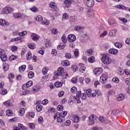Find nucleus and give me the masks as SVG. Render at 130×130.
<instances>
[{
	"instance_id": "nucleus-1",
	"label": "nucleus",
	"mask_w": 130,
	"mask_h": 130,
	"mask_svg": "<svg viewBox=\"0 0 130 130\" xmlns=\"http://www.w3.org/2000/svg\"><path fill=\"white\" fill-rule=\"evenodd\" d=\"M75 98L77 103H81L80 99H82V100H85V99H87V95L86 93H81V91H78Z\"/></svg>"
},
{
	"instance_id": "nucleus-2",
	"label": "nucleus",
	"mask_w": 130,
	"mask_h": 130,
	"mask_svg": "<svg viewBox=\"0 0 130 130\" xmlns=\"http://www.w3.org/2000/svg\"><path fill=\"white\" fill-rule=\"evenodd\" d=\"M101 60L104 64H110V63L112 62L111 58H110V57H109V56H108L106 53L103 54V56L101 58Z\"/></svg>"
},
{
	"instance_id": "nucleus-3",
	"label": "nucleus",
	"mask_w": 130,
	"mask_h": 130,
	"mask_svg": "<svg viewBox=\"0 0 130 130\" xmlns=\"http://www.w3.org/2000/svg\"><path fill=\"white\" fill-rule=\"evenodd\" d=\"M97 119V116L94 114L90 115L88 117V124L89 125H93L95 123V120Z\"/></svg>"
},
{
	"instance_id": "nucleus-4",
	"label": "nucleus",
	"mask_w": 130,
	"mask_h": 130,
	"mask_svg": "<svg viewBox=\"0 0 130 130\" xmlns=\"http://www.w3.org/2000/svg\"><path fill=\"white\" fill-rule=\"evenodd\" d=\"M54 119H57V122L59 123H62L63 122L62 118H63L62 117H61L60 116V113H56L54 115Z\"/></svg>"
},
{
	"instance_id": "nucleus-5",
	"label": "nucleus",
	"mask_w": 130,
	"mask_h": 130,
	"mask_svg": "<svg viewBox=\"0 0 130 130\" xmlns=\"http://www.w3.org/2000/svg\"><path fill=\"white\" fill-rule=\"evenodd\" d=\"M3 12H2L3 14L9 15L10 13H12L13 11V8L9 7H6L4 8L3 10Z\"/></svg>"
},
{
	"instance_id": "nucleus-6",
	"label": "nucleus",
	"mask_w": 130,
	"mask_h": 130,
	"mask_svg": "<svg viewBox=\"0 0 130 130\" xmlns=\"http://www.w3.org/2000/svg\"><path fill=\"white\" fill-rule=\"evenodd\" d=\"M100 81L101 83L103 84H105L107 82V75L105 74H103L100 77Z\"/></svg>"
},
{
	"instance_id": "nucleus-7",
	"label": "nucleus",
	"mask_w": 130,
	"mask_h": 130,
	"mask_svg": "<svg viewBox=\"0 0 130 130\" xmlns=\"http://www.w3.org/2000/svg\"><path fill=\"white\" fill-rule=\"evenodd\" d=\"M84 3L87 7H91L94 6V0H84Z\"/></svg>"
},
{
	"instance_id": "nucleus-8",
	"label": "nucleus",
	"mask_w": 130,
	"mask_h": 130,
	"mask_svg": "<svg viewBox=\"0 0 130 130\" xmlns=\"http://www.w3.org/2000/svg\"><path fill=\"white\" fill-rule=\"evenodd\" d=\"M103 69L101 68H97L93 70V73L94 75H95L96 76H99L100 74L103 73Z\"/></svg>"
},
{
	"instance_id": "nucleus-9",
	"label": "nucleus",
	"mask_w": 130,
	"mask_h": 130,
	"mask_svg": "<svg viewBox=\"0 0 130 130\" xmlns=\"http://www.w3.org/2000/svg\"><path fill=\"white\" fill-rule=\"evenodd\" d=\"M63 72H64V69H63V67H59V68H58L57 72L56 74H55L54 76L55 77H58V76H61Z\"/></svg>"
},
{
	"instance_id": "nucleus-10",
	"label": "nucleus",
	"mask_w": 130,
	"mask_h": 130,
	"mask_svg": "<svg viewBox=\"0 0 130 130\" xmlns=\"http://www.w3.org/2000/svg\"><path fill=\"white\" fill-rule=\"evenodd\" d=\"M10 25V23L6 21L5 19H0V26L2 27H8Z\"/></svg>"
},
{
	"instance_id": "nucleus-11",
	"label": "nucleus",
	"mask_w": 130,
	"mask_h": 130,
	"mask_svg": "<svg viewBox=\"0 0 130 130\" xmlns=\"http://www.w3.org/2000/svg\"><path fill=\"white\" fill-rule=\"evenodd\" d=\"M50 8L54 10L55 12H58L59 11V9L57 8V5L55 3L51 2L50 3Z\"/></svg>"
},
{
	"instance_id": "nucleus-12",
	"label": "nucleus",
	"mask_w": 130,
	"mask_h": 130,
	"mask_svg": "<svg viewBox=\"0 0 130 130\" xmlns=\"http://www.w3.org/2000/svg\"><path fill=\"white\" fill-rule=\"evenodd\" d=\"M33 85V82L32 81H28L26 84H24L22 85V89H27V88H29V87H31Z\"/></svg>"
},
{
	"instance_id": "nucleus-13",
	"label": "nucleus",
	"mask_w": 130,
	"mask_h": 130,
	"mask_svg": "<svg viewBox=\"0 0 130 130\" xmlns=\"http://www.w3.org/2000/svg\"><path fill=\"white\" fill-rule=\"evenodd\" d=\"M3 104L5 106L7 107L8 108H10V107H12V106H13V103L11 102L10 100L4 102L3 103Z\"/></svg>"
},
{
	"instance_id": "nucleus-14",
	"label": "nucleus",
	"mask_w": 130,
	"mask_h": 130,
	"mask_svg": "<svg viewBox=\"0 0 130 130\" xmlns=\"http://www.w3.org/2000/svg\"><path fill=\"white\" fill-rule=\"evenodd\" d=\"M68 41L69 42H74L76 41V36L74 35H69L68 36Z\"/></svg>"
},
{
	"instance_id": "nucleus-15",
	"label": "nucleus",
	"mask_w": 130,
	"mask_h": 130,
	"mask_svg": "<svg viewBox=\"0 0 130 130\" xmlns=\"http://www.w3.org/2000/svg\"><path fill=\"white\" fill-rule=\"evenodd\" d=\"M115 8H116V9H119L120 10H124L125 11H126V10L128 9V7L124 6L122 4L117 5L115 7Z\"/></svg>"
},
{
	"instance_id": "nucleus-16",
	"label": "nucleus",
	"mask_w": 130,
	"mask_h": 130,
	"mask_svg": "<svg viewBox=\"0 0 130 130\" xmlns=\"http://www.w3.org/2000/svg\"><path fill=\"white\" fill-rule=\"evenodd\" d=\"M64 5L67 7V8H69L70 7L69 5H72L73 3H74V1L73 0H65L64 2Z\"/></svg>"
},
{
	"instance_id": "nucleus-17",
	"label": "nucleus",
	"mask_w": 130,
	"mask_h": 130,
	"mask_svg": "<svg viewBox=\"0 0 130 130\" xmlns=\"http://www.w3.org/2000/svg\"><path fill=\"white\" fill-rule=\"evenodd\" d=\"M10 68V65L9 64V61H6L5 63H3V69L5 72H7Z\"/></svg>"
},
{
	"instance_id": "nucleus-18",
	"label": "nucleus",
	"mask_w": 130,
	"mask_h": 130,
	"mask_svg": "<svg viewBox=\"0 0 130 130\" xmlns=\"http://www.w3.org/2000/svg\"><path fill=\"white\" fill-rule=\"evenodd\" d=\"M116 32H117V30L116 29H113L110 31L109 33V36L110 37H114V36H115L116 35Z\"/></svg>"
},
{
	"instance_id": "nucleus-19",
	"label": "nucleus",
	"mask_w": 130,
	"mask_h": 130,
	"mask_svg": "<svg viewBox=\"0 0 130 130\" xmlns=\"http://www.w3.org/2000/svg\"><path fill=\"white\" fill-rule=\"evenodd\" d=\"M31 38L34 41H37V40H39L40 37L38 35L32 34Z\"/></svg>"
},
{
	"instance_id": "nucleus-20",
	"label": "nucleus",
	"mask_w": 130,
	"mask_h": 130,
	"mask_svg": "<svg viewBox=\"0 0 130 130\" xmlns=\"http://www.w3.org/2000/svg\"><path fill=\"white\" fill-rule=\"evenodd\" d=\"M109 52L111 53V54H117V53H118V50L116 49L112 48L109 50Z\"/></svg>"
},
{
	"instance_id": "nucleus-21",
	"label": "nucleus",
	"mask_w": 130,
	"mask_h": 130,
	"mask_svg": "<svg viewBox=\"0 0 130 130\" xmlns=\"http://www.w3.org/2000/svg\"><path fill=\"white\" fill-rule=\"evenodd\" d=\"M13 17L15 19H20V18H22V14L20 13H13Z\"/></svg>"
},
{
	"instance_id": "nucleus-22",
	"label": "nucleus",
	"mask_w": 130,
	"mask_h": 130,
	"mask_svg": "<svg viewBox=\"0 0 130 130\" xmlns=\"http://www.w3.org/2000/svg\"><path fill=\"white\" fill-rule=\"evenodd\" d=\"M74 29H75V30H76V31H79V32H81V31H83V30H84V27L79 26V25L75 26L74 27Z\"/></svg>"
},
{
	"instance_id": "nucleus-23",
	"label": "nucleus",
	"mask_w": 130,
	"mask_h": 130,
	"mask_svg": "<svg viewBox=\"0 0 130 130\" xmlns=\"http://www.w3.org/2000/svg\"><path fill=\"white\" fill-rule=\"evenodd\" d=\"M35 19L38 22H41V21H43V17L41 15H38L35 16Z\"/></svg>"
},
{
	"instance_id": "nucleus-24",
	"label": "nucleus",
	"mask_w": 130,
	"mask_h": 130,
	"mask_svg": "<svg viewBox=\"0 0 130 130\" xmlns=\"http://www.w3.org/2000/svg\"><path fill=\"white\" fill-rule=\"evenodd\" d=\"M70 61L68 60L61 62V66H62V67H68V66H70Z\"/></svg>"
},
{
	"instance_id": "nucleus-25",
	"label": "nucleus",
	"mask_w": 130,
	"mask_h": 130,
	"mask_svg": "<svg viewBox=\"0 0 130 130\" xmlns=\"http://www.w3.org/2000/svg\"><path fill=\"white\" fill-rule=\"evenodd\" d=\"M26 57L27 60H30L32 58V53L28 51L26 54Z\"/></svg>"
},
{
	"instance_id": "nucleus-26",
	"label": "nucleus",
	"mask_w": 130,
	"mask_h": 130,
	"mask_svg": "<svg viewBox=\"0 0 130 130\" xmlns=\"http://www.w3.org/2000/svg\"><path fill=\"white\" fill-rule=\"evenodd\" d=\"M123 99H124V94L122 93L119 94L117 98V101H121V100H123Z\"/></svg>"
},
{
	"instance_id": "nucleus-27",
	"label": "nucleus",
	"mask_w": 130,
	"mask_h": 130,
	"mask_svg": "<svg viewBox=\"0 0 130 130\" xmlns=\"http://www.w3.org/2000/svg\"><path fill=\"white\" fill-rule=\"evenodd\" d=\"M73 121L75 123L79 122V121H80V117H79V116H78L76 115H74V117H73Z\"/></svg>"
},
{
	"instance_id": "nucleus-28",
	"label": "nucleus",
	"mask_w": 130,
	"mask_h": 130,
	"mask_svg": "<svg viewBox=\"0 0 130 130\" xmlns=\"http://www.w3.org/2000/svg\"><path fill=\"white\" fill-rule=\"evenodd\" d=\"M42 109H43V106H42V105H41L40 104L37 105V107H36L37 111L40 112V111H41V110H42Z\"/></svg>"
},
{
	"instance_id": "nucleus-29",
	"label": "nucleus",
	"mask_w": 130,
	"mask_h": 130,
	"mask_svg": "<svg viewBox=\"0 0 130 130\" xmlns=\"http://www.w3.org/2000/svg\"><path fill=\"white\" fill-rule=\"evenodd\" d=\"M114 45L117 48H121L122 47V43L120 42H116L114 43Z\"/></svg>"
},
{
	"instance_id": "nucleus-30",
	"label": "nucleus",
	"mask_w": 130,
	"mask_h": 130,
	"mask_svg": "<svg viewBox=\"0 0 130 130\" xmlns=\"http://www.w3.org/2000/svg\"><path fill=\"white\" fill-rule=\"evenodd\" d=\"M26 69V65H22L19 68V71L20 73H23Z\"/></svg>"
},
{
	"instance_id": "nucleus-31",
	"label": "nucleus",
	"mask_w": 130,
	"mask_h": 130,
	"mask_svg": "<svg viewBox=\"0 0 130 130\" xmlns=\"http://www.w3.org/2000/svg\"><path fill=\"white\" fill-rule=\"evenodd\" d=\"M108 22L109 24L111 26V25H114V24H115V20H114L112 18H109L108 20Z\"/></svg>"
},
{
	"instance_id": "nucleus-32",
	"label": "nucleus",
	"mask_w": 130,
	"mask_h": 130,
	"mask_svg": "<svg viewBox=\"0 0 130 130\" xmlns=\"http://www.w3.org/2000/svg\"><path fill=\"white\" fill-rule=\"evenodd\" d=\"M66 47V45L63 43H60L57 47V49H63Z\"/></svg>"
},
{
	"instance_id": "nucleus-33",
	"label": "nucleus",
	"mask_w": 130,
	"mask_h": 130,
	"mask_svg": "<svg viewBox=\"0 0 130 130\" xmlns=\"http://www.w3.org/2000/svg\"><path fill=\"white\" fill-rule=\"evenodd\" d=\"M54 85L56 88H60V87L62 86V83H61L60 82L57 81L55 82Z\"/></svg>"
},
{
	"instance_id": "nucleus-34",
	"label": "nucleus",
	"mask_w": 130,
	"mask_h": 130,
	"mask_svg": "<svg viewBox=\"0 0 130 130\" xmlns=\"http://www.w3.org/2000/svg\"><path fill=\"white\" fill-rule=\"evenodd\" d=\"M108 34V32L107 30H105L102 34L100 35V38H104L106 35Z\"/></svg>"
},
{
	"instance_id": "nucleus-35",
	"label": "nucleus",
	"mask_w": 130,
	"mask_h": 130,
	"mask_svg": "<svg viewBox=\"0 0 130 130\" xmlns=\"http://www.w3.org/2000/svg\"><path fill=\"white\" fill-rule=\"evenodd\" d=\"M6 115L7 116H12V115H13V111L11 110H7L6 111Z\"/></svg>"
},
{
	"instance_id": "nucleus-36",
	"label": "nucleus",
	"mask_w": 130,
	"mask_h": 130,
	"mask_svg": "<svg viewBox=\"0 0 130 130\" xmlns=\"http://www.w3.org/2000/svg\"><path fill=\"white\" fill-rule=\"evenodd\" d=\"M17 58H18V56L12 55L9 57V60H11L12 61V60H15V59H17Z\"/></svg>"
},
{
	"instance_id": "nucleus-37",
	"label": "nucleus",
	"mask_w": 130,
	"mask_h": 130,
	"mask_svg": "<svg viewBox=\"0 0 130 130\" xmlns=\"http://www.w3.org/2000/svg\"><path fill=\"white\" fill-rule=\"evenodd\" d=\"M89 62L90 63H93L95 61V57L94 56L89 57L88 59Z\"/></svg>"
},
{
	"instance_id": "nucleus-38",
	"label": "nucleus",
	"mask_w": 130,
	"mask_h": 130,
	"mask_svg": "<svg viewBox=\"0 0 130 130\" xmlns=\"http://www.w3.org/2000/svg\"><path fill=\"white\" fill-rule=\"evenodd\" d=\"M28 77L29 79H33L34 78V72L30 71L28 74Z\"/></svg>"
},
{
	"instance_id": "nucleus-39",
	"label": "nucleus",
	"mask_w": 130,
	"mask_h": 130,
	"mask_svg": "<svg viewBox=\"0 0 130 130\" xmlns=\"http://www.w3.org/2000/svg\"><path fill=\"white\" fill-rule=\"evenodd\" d=\"M61 41L63 42V43H67L68 40H67V37L64 35H63L61 38Z\"/></svg>"
},
{
	"instance_id": "nucleus-40",
	"label": "nucleus",
	"mask_w": 130,
	"mask_h": 130,
	"mask_svg": "<svg viewBox=\"0 0 130 130\" xmlns=\"http://www.w3.org/2000/svg\"><path fill=\"white\" fill-rule=\"evenodd\" d=\"M65 57L67 59H71L72 58V54L70 53H65Z\"/></svg>"
},
{
	"instance_id": "nucleus-41",
	"label": "nucleus",
	"mask_w": 130,
	"mask_h": 130,
	"mask_svg": "<svg viewBox=\"0 0 130 130\" xmlns=\"http://www.w3.org/2000/svg\"><path fill=\"white\" fill-rule=\"evenodd\" d=\"M67 114H68V112L67 111H62L60 113V116L61 117H63V118H64V117H66Z\"/></svg>"
},
{
	"instance_id": "nucleus-42",
	"label": "nucleus",
	"mask_w": 130,
	"mask_h": 130,
	"mask_svg": "<svg viewBox=\"0 0 130 130\" xmlns=\"http://www.w3.org/2000/svg\"><path fill=\"white\" fill-rule=\"evenodd\" d=\"M24 113H25V109L21 108L19 110V115H20V116H23V115H24Z\"/></svg>"
},
{
	"instance_id": "nucleus-43",
	"label": "nucleus",
	"mask_w": 130,
	"mask_h": 130,
	"mask_svg": "<svg viewBox=\"0 0 130 130\" xmlns=\"http://www.w3.org/2000/svg\"><path fill=\"white\" fill-rule=\"evenodd\" d=\"M48 71V68L47 67H44L42 69V73L43 75H46L47 74V72Z\"/></svg>"
},
{
	"instance_id": "nucleus-44",
	"label": "nucleus",
	"mask_w": 130,
	"mask_h": 130,
	"mask_svg": "<svg viewBox=\"0 0 130 130\" xmlns=\"http://www.w3.org/2000/svg\"><path fill=\"white\" fill-rule=\"evenodd\" d=\"M30 10L34 13L38 12V8H37L36 6H34L32 8H30Z\"/></svg>"
},
{
	"instance_id": "nucleus-45",
	"label": "nucleus",
	"mask_w": 130,
	"mask_h": 130,
	"mask_svg": "<svg viewBox=\"0 0 130 130\" xmlns=\"http://www.w3.org/2000/svg\"><path fill=\"white\" fill-rule=\"evenodd\" d=\"M87 15L88 16H94V12H93V11H92L91 10H88L87 11Z\"/></svg>"
},
{
	"instance_id": "nucleus-46",
	"label": "nucleus",
	"mask_w": 130,
	"mask_h": 130,
	"mask_svg": "<svg viewBox=\"0 0 130 130\" xmlns=\"http://www.w3.org/2000/svg\"><path fill=\"white\" fill-rule=\"evenodd\" d=\"M49 21L47 19H44L42 22V24H43V25H49Z\"/></svg>"
},
{
	"instance_id": "nucleus-47",
	"label": "nucleus",
	"mask_w": 130,
	"mask_h": 130,
	"mask_svg": "<svg viewBox=\"0 0 130 130\" xmlns=\"http://www.w3.org/2000/svg\"><path fill=\"white\" fill-rule=\"evenodd\" d=\"M28 115L31 118H34V116H35V113L34 112H29Z\"/></svg>"
},
{
	"instance_id": "nucleus-48",
	"label": "nucleus",
	"mask_w": 130,
	"mask_h": 130,
	"mask_svg": "<svg viewBox=\"0 0 130 130\" xmlns=\"http://www.w3.org/2000/svg\"><path fill=\"white\" fill-rule=\"evenodd\" d=\"M0 58L1 59V60L2 61H7V56L5 55H2L0 56Z\"/></svg>"
},
{
	"instance_id": "nucleus-49",
	"label": "nucleus",
	"mask_w": 130,
	"mask_h": 130,
	"mask_svg": "<svg viewBox=\"0 0 130 130\" xmlns=\"http://www.w3.org/2000/svg\"><path fill=\"white\" fill-rule=\"evenodd\" d=\"M28 126L30 128H31V129H34L35 128V124L33 123H29Z\"/></svg>"
},
{
	"instance_id": "nucleus-50",
	"label": "nucleus",
	"mask_w": 130,
	"mask_h": 130,
	"mask_svg": "<svg viewBox=\"0 0 130 130\" xmlns=\"http://www.w3.org/2000/svg\"><path fill=\"white\" fill-rule=\"evenodd\" d=\"M99 120L101 122H104L105 121V117L103 116H101L99 117Z\"/></svg>"
},
{
	"instance_id": "nucleus-51",
	"label": "nucleus",
	"mask_w": 130,
	"mask_h": 130,
	"mask_svg": "<svg viewBox=\"0 0 130 130\" xmlns=\"http://www.w3.org/2000/svg\"><path fill=\"white\" fill-rule=\"evenodd\" d=\"M26 34H27V31H23L18 33V35L19 36H25V35H26Z\"/></svg>"
},
{
	"instance_id": "nucleus-52",
	"label": "nucleus",
	"mask_w": 130,
	"mask_h": 130,
	"mask_svg": "<svg viewBox=\"0 0 130 130\" xmlns=\"http://www.w3.org/2000/svg\"><path fill=\"white\" fill-rule=\"evenodd\" d=\"M92 93V90L90 89H87L86 90V94L88 97H91V93Z\"/></svg>"
},
{
	"instance_id": "nucleus-53",
	"label": "nucleus",
	"mask_w": 130,
	"mask_h": 130,
	"mask_svg": "<svg viewBox=\"0 0 130 130\" xmlns=\"http://www.w3.org/2000/svg\"><path fill=\"white\" fill-rule=\"evenodd\" d=\"M92 53H93V51L92 49L88 50L86 52V55H87L88 56L92 55Z\"/></svg>"
},
{
	"instance_id": "nucleus-54",
	"label": "nucleus",
	"mask_w": 130,
	"mask_h": 130,
	"mask_svg": "<svg viewBox=\"0 0 130 130\" xmlns=\"http://www.w3.org/2000/svg\"><path fill=\"white\" fill-rule=\"evenodd\" d=\"M71 69L73 72H77V71H78V67L76 65H73L72 66Z\"/></svg>"
},
{
	"instance_id": "nucleus-55",
	"label": "nucleus",
	"mask_w": 130,
	"mask_h": 130,
	"mask_svg": "<svg viewBox=\"0 0 130 130\" xmlns=\"http://www.w3.org/2000/svg\"><path fill=\"white\" fill-rule=\"evenodd\" d=\"M55 111V109H54V108H49L48 111V112L49 113H52V112H54Z\"/></svg>"
},
{
	"instance_id": "nucleus-56",
	"label": "nucleus",
	"mask_w": 130,
	"mask_h": 130,
	"mask_svg": "<svg viewBox=\"0 0 130 130\" xmlns=\"http://www.w3.org/2000/svg\"><path fill=\"white\" fill-rule=\"evenodd\" d=\"M70 21L71 22H76L77 21V17L75 16H72L71 17Z\"/></svg>"
},
{
	"instance_id": "nucleus-57",
	"label": "nucleus",
	"mask_w": 130,
	"mask_h": 130,
	"mask_svg": "<svg viewBox=\"0 0 130 130\" xmlns=\"http://www.w3.org/2000/svg\"><path fill=\"white\" fill-rule=\"evenodd\" d=\"M51 32L53 33V34L56 35L57 33H58V31H57V29L55 28H53L51 30Z\"/></svg>"
},
{
	"instance_id": "nucleus-58",
	"label": "nucleus",
	"mask_w": 130,
	"mask_h": 130,
	"mask_svg": "<svg viewBox=\"0 0 130 130\" xmlns=\"http://www.w3.org/2000/svg\"><path fill=\"white\" fill-rule=\"evenodd\" d=\"M32 89H33L34 92H37L38 90H39V89H40V86H35L32 88Z\"/></svg>"
},
{
	"instance_id": "nucleus-59",
	"label": "nucleus",
	"mask_w": 130,
	"mask_h": 130,
	"mask_svg": "<svg viewBox=\"0 0 130 130\" xmlns=\"http://www.w3.org/2000/svg\"><path fill=\"white\" fill-rule=\"evenodd\" d=\"M112 81L114 83H118L119 82V79L117 77H114L112 79Z\"/></svg>"
},
{
	"instance_id": "nucleus-60",
	"label": "nucleus",
	"mask_w": 130,
	"mask_h": 130,
	"mask_svg": "<svg viewBox=\"0 0 130 130\" xmlns=\"http://www.w3.org/2000/svg\"><path fill=\"white\" fill-rule=\"evenodd\" d=\"M61 78L62 79H67L68 78V73L65 72L61 75Z\"/></svg>"
},
{
	"instance_id": "nucleus-61",
	"label": "nucleus",
	"mask_w": 130,
	"mask_h": 130,
	"mask_svg": "<svg viewBox=\"0 0 130 130\" xmlns=\"http://www.w3.org/2000/svg\"><path fill=\"white\" fill-rule=\"evenodd\" d=\"M86 71V67L84 66L83 67H81L79 69V71L80 73H84Z\"/></svg>"
},
{
	"instance_id": "nucleus-62",
	"label": "nucleus",
	"mask_w": 130,
	"mask_h": 130,
	"mask_svg": "<svg viewBox=\"0 0 130 130\" xmlns=\"http://www.w3.org/2000/svg\"><path fill=\"white\" fill-rule=\"evenodd\" d=\"M74 55L76 57H79V50L78 49L75 50V51H74Z\"/></svg>"
},
{
	"instance_id": "nucleus-63",
	"label": "nucleus",
	"mask_w": 130,
	"mask_h": 130,
	"mask_svg": "<svg viewBox=\"0 0 130 130\" xmlns=\"http://www.w3.org/2000/svg\"><path fill=\"white\" fill-rule=\"evenodd\" d=\"M125 83L126 85H130V78H126L125 80Z\"/></svg>"
},
{
	"instance_id": "nucleus-64",
	"label": "nucleus",
	"mask_w": 130,
	"mask_h": 130,
	"mask_svg": "<svg viewBox=\"0 0 130 130\" xmlns=\"http://www.w3.org/2000/svg\"><path fill=\"white\" fill-rule=\"evenodd\" d=\"M124 73L127 76H130V71L128 69H125Z\"/></svg>"
}]
</instances>
